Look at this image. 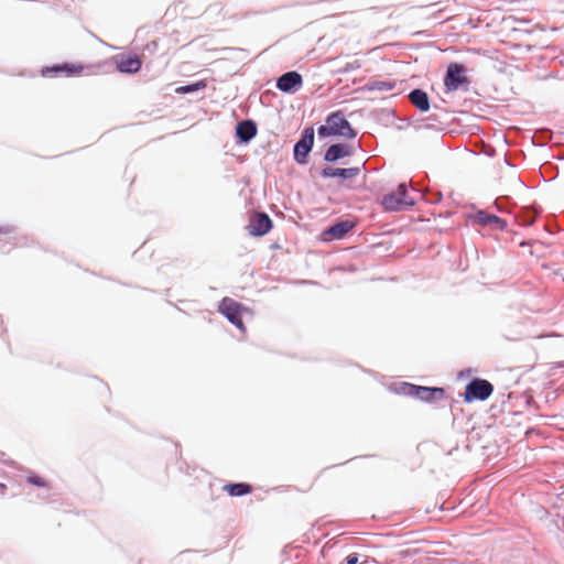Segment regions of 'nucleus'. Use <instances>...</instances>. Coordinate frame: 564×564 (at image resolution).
I'll return each instance as SVG.
<instances>
[{
  "mask_svg": "<svg viewBox=\"0 0 564 564\" xmlns=\"http://www.w3.org/2000/svg\"><path fill=\"white\" fill-rule=\"evenodd\" d=\"M414 199L408 196L406 186L401 183L394 192L382 198V206L386 210H403L414 205Z\"/></svg>",
  "mask_w": 564,
  "mask_h": 564,
  "instance_id": "3",
  "label": "nucleus"
},
{
  "mask_svg": "<svg viewBox=\"0 0 564 564\" xmlns=\"http://www.w3.org/2000/svg\"><path fill=\"white\" fill-rule=\"evenodd\" d=\"M0 489H1V492L4 494L7 490V486L4 484L0 482Z\"/></svg>",
  "mask_w": 564,
  "mask_h": 564,
  "instance_id": "24",
  "label": "nucleus"
},
{
  "mask_svg": "<svg viewBox=\"0 0 564 564\" xmlns=\"http://www.w3.org/2000/svg\"><path fill=\"white\" fill-rule=\"evenodd\" d=\"M414 391V397L425 402H431L434 400L442 399L444 397L443 388H430L417 386L416 388H410Z\"/></svg>",
  "mask_w": 564,
  "mask_h": 564,
  "instance_id": "12",
  "label": "nucleus"
},
{
  "mask_svg": "<svg viewBox=\"0 0 564 564\" xmlns=\"http://www.w3.org/2000/svg\"><path fill=\"white\" fill-rule=\"evenodd\" d=\"M314 143V129L312 127L304 129L302 138L294 147V159L301 163H306L307 154L310 153Z\"/></svg>",
  "mask_w": 564,
  "mask_h": 564,
  "instance_id": "7",
  "label": "nucleus"
},
{
  "mask_svg": "<svg viewBox=\"0 0 564 564\" xmlns=\"http://www.w3.org/2000/svg\"><path fill=\"white\" fill-rule=\"evenodd\" d=\"M26 482L32 486L40 487V488H48L50 487V482L44 477H42L37 474H34V473H31L30 475L26 476Z\"/></svg>",
  "mask_w": 564,
  "mask_h": 564,
  "instance_id": "20",
  "label": "nucleus"
},
{
  "mask_svg": "<svg viewBox=\"0 0 564 564\" xmlns=\"http://www.w3.org/2000/svg\"><path fill=\"white\" fill-rule=\"evenodd\" d=\"M359 167L339 169L327 166L323 170L322 175L324 177L352 178L359 175Z\"/></svg>",
  "mask_w": 564,
  "mask_h": 564,
  "instance_id": "13",
  "label": "nucleus"
},
{
  "mask_svg": "<svg viewBox=\"0 0 564 564\" xmlns=\"http://www.w3.org/2000/svg\"><path fill=\"white\" fill-rule=\"evenodd\" d=\"M218 310L237 328L242 332L246 330V326L242 321L243 314L249 312L246 306L230 297H224L219 304Z\"/></svg>",
  "mask_w": 564,
  "mask_h": 564,
  "instance_id": "2",
  "label": "nucleus"
},
{
  "mask_svg": "<svg viewBox=\"0 0 564 564\" xmlns=\"http://www.w3.org/2000/svg\"><path fill=\"white\" fill-rule=\"evenodd\" d=\"M142 61L138 55H119L116 57V67L120 73L134 74L140 70Z\"/></svg>",
  "mask_w": 564,
  "mask_h": 564,
  "instance_id": "9",
  "label": "nucleus"
},
{
  "mask_svg": "<svg viewBox=\"0 0 564 564\" xmlns=\"http://www.w3.org/2000/svg\"><path fill=\"white\" fill-rule=\"evenodd\" d=\"M351 155V150L348 145L338 143L330 145L326 153H325V160L328 162H335L341 158Z\"/></svg>",
  "mask_w": 564,
  "mask_h": 564,
  "instance_id": "15",
  "label": "nucleus"
},
{
  "mask_svg": "<svg viewBox=\"0 0 564 564\" xmlns=\"http://www.w3.org/2000/svg\"><path fill=\"white\" fill-rule=\"evenodd\" d=\"M318 134L319 137L340 135L352 139L355 138L356 132L344 115L337 111L327 117L326 124L318 128Z\"/></svg>",
  "mask_w": 564,
  "mask_h": 564,
  "instance_id": "1",
  "label": "nucleus"
},
{
  "mask_svg": "<svg viewBox=\"0 0 564 564\" xmlns=\"http://www.w3.org/2000/svg\"><path fill=\"white\" fill-rule=\"evenodd\" d=\"M492 392L494 387L489 381L475 378L466 386L464 400L466 402H473L474 400L485 401L492 394Z\"/></svg>",
  "mask_w": 564,
  "mask_h": 564,
  "instance_id": "5",
  "label": "nucleus"
},
{
  "mask_svg": "<svg viewBox=\"0 0 564 564\" xmlns=\"http://www.w3.org/2000/svg\"><path fill=\"white\" fill-rule=\"evenodd\" d=\"M223 489L229 496H232V497L245 496L252 491L251 485L246 484V482L227 484L223 487Z\"/></svg>",
  "mask_w": 564,
  "mask_h": 564,
  "instance_id": "18",
  "label": "nucleus"
},
{
  "mask_svg": "<svg viewBox=\"0 0 564 564\" xmlns=\"http://www.w3.org/2000/svg\"><path fill=\"white\" fill-rule=\"evenodd\" d=\"M416 387L417 386H415V384L404 382V383L401 384V387L399 388L398 392L402 393V394H405V395L414 397V391L411 390V389H408V388H416Z\"/></svg>",
  "mask_w": 564,
  "mask_h": 564,
  "instance_id": "21",
  "label": "nucleus"
},
{
  "mask_svg": "<svg viewBox=\"0 0 564 564\" xmlns=\"http://www.w3.org/2000/svg\"><path fill=\"white\" fill-rule=\"evenodd\" d=\"M303 78L297 72H288L283 74L276 82V87L284 91L291 93L302 86Z\"/></svg>",
  "mask_w": 564,
  "mask_h": 564,
  "instance_id": "10",
  "label": "nucleus"
},
{
  "mask_svg": "<svg viewBox=\"0 0 564 564\" xmlns=\"http://www.w3.org/2000/svg\"><path fill=\"white\" fill-rule=\"evenodd\" d=\"M410 101L421 111L430 109V100L427 94L422 89H414L409 95Z\"/></svg>",
  "mask_w": 564,
  "mask_h": 564,
  "instance_id": "17",
  "label": "nucleus"
},
{
  "mask_svg": "<svg viewBox=\"0 0 564 564\" xmlns=\"http://www.w3.org/2000/svg\"><path fill=\"white\" fill-rule=\"evenodd\" d=\"M87 66L79 63H65L61 65H53L51 67H43L41 75L44 77H52L63 74L67 77L79 76L84 73Z\"/></svg>",
  "mask_w": 564,
  "mask_h": 564,
  "instance_id": "6",
  "label": "nucleus"
},
{
  "mask_svg": "<svg viewBox=\"0 0 564 564\" xmlns=\"http://www.w3.org/2000/svg\"><path fill=\"white\" fill-rule=\"evenodd\" d=\"M272 228V220L264 213H254L249 220V225L247 227L248 232L251 236H264Z\"/></svg>",
  "mask_w": 564,
  "mask_h": 564,
  "instance_id": "8",
  "label": "nucleus"
},
{
  "mask_svg": "<svg viewBox=\"0 0 564 564\" xmlns=\"http://www.w3.org/2000/svg\"><path fill=\"white\" fill-rule=\"evenodd\" d=\"M346 562H347V564H357V563H358V556H357V554H355V553L349 554V555L346 557Z\"/></svg>",
  "mask_w": 564,
  "mask_h": 564,
  "instance_id": "22",
  "label": "nucleus"
},
{
  "mask_svg": "<svg viewBox=\"0 0 564 564\" xmlns=\"http://www.w3.org/2000/svg\"><path fill=\"white\" fill-rule=\"evenodd\" d=\"M237 137L243 141L248 142L257 134V126L250 120L241 121L236 127Z\"/></svg>",
  "mask_w": 564,
  "mask_h": 564,
  "instance_id": "14",
  "label": "nucleus"
},
{
  "mask_svg": "<svg viewBox=\"0 0 564 564\" xmlns=\"http://www.w3.org/2000/svg\"><path fill=\"white\" fill-rule=\"evenodd\" d=\"M475 219L480 225H491L497 229H503L506 227V221L499 218L496 215L488 214L486 212H478L475 215Z\"/></svg>",
  "mask_w": 564,
  "mask_h": 564,
  "instance_id": "16",
  "label": "nucleus"
},
{
  "mask_svg": "<svg viewBox=\"0 0 564 564\" xmlns=\"http://www.w3.org/2000/svg\"><path fill=\"white\" fill-rule=\"evenodd\" d=\"M206 86H207L206 80H199V82L191 84V85L177 87L175 89V91L177 94H188V93L204 89V88H206Z\"/></svg>",
  "mask_w": 564,
  "mask_h": 564,
  "instance_id": "19",
  "label": "nucleus"
},
{
  "mask_svg": "<svg viewBox=\"0 0 564 564\" xmlns=\"http://www.w3.org/2000/svg\"><path fill=\"white\" fill-rule=\"evenodd\" d=\"M470 84L469 78L466 76V68L458 63H451L447 67L444 78V85L447 91H456L464 86Z\"/></svg>",
  "mask_w": 564,
  "mask_h": 564,
  "instance_id": "4",
  "label": "nucleus"
},
{
  "mask_svg": "<svg viewBox=\"0 0 564 564\" xmlns=\"http://www.w3.org/2000/svg\"><path fill=\"white\" fill-rule=\"evenodd\" d=\"M378 89H392L393 85L390 83L381 82L377 84Z\"/></svg>",
  "mask_w": 564,
  "mask_h": 564,
  "instance_id": "23",
  "label": "nucleus"
},
{
  "mask_svg": "<svg viewBox=\"0 0 564 564\" xmlns=\"http://www.w3.org/2000/svg\"><path fill=\"white\" fill-rule=\"evenodd\" d=\"M354 228V223L345 220L339 221L333 226H330L328 229H326L323 232V239L334 240V239H341L347 232H349Z\"/></svg>",
  "mask_w": 564,
  "mask_h": 564,
  "instance_id": "11",
  "label": "nucleus"
}]
</instances>
